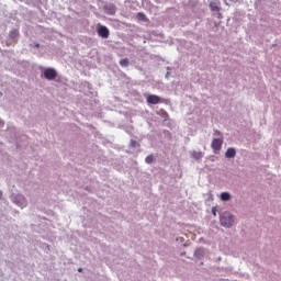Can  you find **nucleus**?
<instances>
[{"instance_id":"nucleus-1","label":"nucleus","mask_w":281,"mask_h":281,"mask_svg":"<svg viewBox=\"0 0 281 281\" xmlns=\"http://www.w3.org/2000/svg\"><path fill=\"white\" fill-rule=\"evenodd\" d=\"M220 221L223 227H232V225H234V216L228 212L223 213Z\"/></svg>"},{"instance_id":"nucleus-2","label":"nucleus","mask_w":281,"mask_h":281,"mask_svg":"<svg viewBox=\"0 0 281 281\" xmlns=\"http://www.w3.org/2000/svg\"><path fill=\"white\" fill-rule=\"evenodd\" d=\"M97 33H98V36H100L101 38H109L110 31H109V27L99 24L97 29Z\"/></svg>"},{"instance_id":"nucleus-3","label":"nucleus","mask_w":281,"mask_h":281,"mask_svg":"<svg viewBox=\"0 0 281 281\" xmlns=\"http://www.w3.org/2000/svg\"><path fill=\"white\" fill-rule=\"evenodd\" d=\"M56 76H57V72H56V69L54 68H47L44 70V78L46 80H56Z\"/></svg>"},{"instance_id":"nucleus-4","label":"nucleus","mask_w":281,"mask_h":281,"mask_svg":"<svg viewBox=\"0 0 281 281\" xmlns=\"http://www.w3.org/2000/svg\"><path fill=\"white\" fill-rule=\"evenodd\" d=\"M211 148L214 150V153H218V150L223 148V137L214 138L211 144Z\"/></svg>"},{"instance_id":"nucleus-5","label":"nucleus","mask_w":281,"mask_h":281,"mask_svg":"<svg viewBox=\"0 0 281 281\" xmlns=\"http://www.w3.org/2000/svg\"><path fill=\"white\" fill-rule=\"evenodd\" d=\"M161 98L157 94H150L147 97V104H160Z\"/></svg>"},{"instance_id":"nucleus-6","label":"nucleus","mask_w":281,"mask_h":281,"mask_svg":"<svg viewBox=\"0 0 281 281\" xmlns=\"http://www.w3.org/2000/svg\"><path fill=\"white\" fill-rule=\"evenodd\" d=\"M221 3L220 2H211L210 8L212 12H221Z\"/></svg>"},{"instance_id":"nucleus-7","label":"nucleus","mask_w":281,"mask_h":281,"mask_svg":"<svg viewBox=\"0 0 281 281\" xmlns=\"http://www.w3.org/2000/svg\"><path fill=\"white\" fill-rule=\"evenodd\" d=\"M104 11L106 12V14L113 15L115 14V5L113 4L105 5Z\"/></svg>"},{"instance_id":"nucleus-8","label":"nucleus","mask_w":281,"mask_h":281,"mask_svg":"<svg viewBox=\"0 0 281 281\" xmlns=\"http://www.w3.org/2000/svg\"><path fill=\"white\" fill-rule=\"evenodd\" d=\"M225 157H227V159H232V158L236 157V149L228 148L225 153Z\"/></svg>"},{"instance_id":"nucleus-9","label":"nucleus","mask_w":281,"mask_h":281,"mask_svg":"<svg viewBox=\"0 0 281 281\" xmlns=\"http://www.w3.org/2000/svg\"><path fill=\"white\" fill-rule=\"evenodd\" d=\"M9 38H11L12 41H14V38H19V30L14 29L10 31Z\"/></svg>"},{"instance_id":"nucleus-10","label":"nucleus","mask_w":281,"mask_h":281,"mask_svg":"<svg viewBox=\"0 0 281 281\" xmlns=\"http://www.w3.org/2000/svg\"><path fill=\"white\" fill-rule=\"evenodd\" d=\"M136 19H137V21H148V19L146 18V14L144 12H138L136 14Z\"/></svg>"},{"instance_id":"nucleus-11","label":"nucleus","mask_w":281,"mask_h":281,"mask_svg":"<svg viewBox=\"0 0 281 281\" xmlns=\"http://www.w3.org/2000/svg\"><path fill=\"white\" fill-rule=\"evenodd\" d=\"M192 157L193 159H196V160L203 159V154L201 151H193Z\"/></svg>"},{"instance_id":"nucleus-12","label":"nucleus","mask_w":281,"mask_h":281,"mask_svg":"<svg viewBox=\"0 0 281 281\" xmlns=\"http://www.w3.org/2000/svg\"><path fill=\"white\" fill-rule=\"evenodd\" d=\"M229 199H232V195H231L229 193L223 192V193L221 194V200H222V201H229Z\"/></svg>"},{"instance_id":"nucleus-13","label":"nucleus","mask_w":281,"mask_h":281,"mask_svg":"<svg viewBox=\"0 0 281 281\" xmlns=\"http://www.w3.org/2000/svg\"><path fill=\"white\" fill-rule=\"evenodd\" d=\"M120 65L121 67H128L130 65L128 58L121 59Z\"/></svg>"},{"instance_id":"nucleus-14","label":"nucleus","mask_w":281,"mask_h":281,"mask_svg":"<svg viewBox=\"0 0 281 281\" xmlns=\"http://www.w3.org/2000/svg\"><path fill=\"white\" fill-rule=\"evenodd\" d=\"M146 164H153V161H155V157H153V155H149L145 158Z\"/></svg>"},{"instance_id":"nucleus-15","label":"nucleus","mask_w":281,"mask_h":281,"mask_svg":"<svg viewBox=\"0 0 281 281\" xmlns=\"http://www.w3.org/2000/svg\"><path fill=\"white\" fill-rule=\"evenodd\" d=\"M131 146H132V148H137V146H139V143H137L136 140L132 139L131 140Z\"/></svg>"},{"instance_id":"nucleus-16","label":"nucleus","mask_w":281,"mask_h":281,"mask_svg":"<svg viewBox=\"0 0 281 281\" xmlns=\"http://www.w3.org/2000/svg\"><path fill=\"white\" fill-rule=\"evenodd\" d=\"M160 113L165 120H168V113L164 110H160Z\"/></svg>"},{"instance_id":"nucleus-17","label":"nucleus","mask_w":281,"mask_h":281,"mask_svg":"<svg viewBox=\"0 0 281 281\" xmlns=\"http://www.w3.org/2000/svg\"><path fill=\"white\" fill-rule=\"evenodd\" d=\"M216 212H217L216 206H213V207H212V214H213V216H216Z\"/></svg>"},{"instance_id":"nucleus-18","label":"nucleus","mask_w":281,"mask_h":281,"mask_svg":"<svg viewBox=\"0 0 281 281\" xmlns=\"http://www.w3.org/2000/svg\"><path fill=\"white\" fill-rule=\"evenodd\" d=\"M35 47H37V48H38V47H41V44H38V43H35Z\"/></svg>"},{"instance_id":"nucleus-19","label":"nucleus","mask_w":281,"mask_h":281,"mask_svg":"<svg viewBox=\"0 0 281 281\" xmlns=\"http://www.w3.org/2000/svg\"><path fill=\"white\" fill-rule=\"evenodd\" d=\"M78 271H79V273H82V268H79Z\"/></svg>"},{"instance_id":"nucleus-20","label":"nucleus","mask_w":281,"mask_h":281,"mask_svg":"<svg viewBox=\"0 0 281 281\" xmlns=\"http://www.w3.org/2000/svg\"><path fill=\"white\" fill-rule=\"evenodd\" d=\"M3 124V121L2 120H0V126Z\"/></svg>"},{"instance_id":"nucleus-21","label":"nucleus","mask_w":281,"mask_h":281,"mask_svg":"<svg viewBox=\"0 0 281 281\" xmlns=\"http://www.w3.org/2000/svg\"><path fill=\"white\" fill-rule=\"evenodd\" d=\"M0 196H1V191H0Z\"/></svg>"}]
</instances>
